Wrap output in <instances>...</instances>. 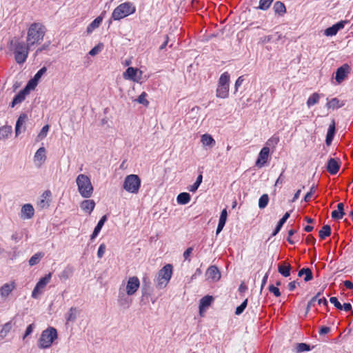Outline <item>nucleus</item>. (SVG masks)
Returning a JSON list of instances; mask_svg holds the SVG:
<instances>
[{
    "label": "nucleus",
    "instance_id": "f257e3e1",
    "mask_svg": "<svg viewBox=\"0 0 353 353\" xmlns=\"http://www.w3.org/2000/svg\"><path fill=\"white\" fill-rule=\"evenodd\" d=\"M46 32V27L43 23H32L27 30L26 43L32 48L41 44Z\"/></svg>",
    "mask_w": 353,
    "mask_h": 353
},
{
    "label": "nucleus",
    "instance_id": "f03ea898",
    "mask_svg": "<svg viewBox=\"0 0 353 353\" xmlns=\"http://www.w3.org/2000/svg\"><path fill=\"white\" fill-rule=\"evenodd\" d=\"M76 183L80 195L83 198H90L93 193L94 188L89 176L80 174L76 179Z\"/></svg>",
    "mask_w": 353,
    "mask_h": 353
},
{
    "label": "nucleus",
    "instance_id": "7ed1b4c3",
    "mask_svg": "<svg viewBox=\"0 0 353 353\" xmlns=\"http://www.w3.org/2000/svg\"><path fill=\"white\" fill-rule=\"evenodd\" d=\"M136 12V7L131 2H125L119 5L112 13V19L114 21L121 20Z\"/></svg>",
    "mask_w": 353,
    "mask_h": 353
},
{
    "label": "nucleus",
    "instance_id": "20e7f679",
    "mask_svg": "<svg viewBox=\"0 0 353 353\" xmlns=\"http://www.w3.org/2000/svg\"><path fill=\"white\" fill-rule=\"evenodd\" d=\"M172 275V265L167 264L163 266L158 272L154 280L156 287L158 289H163L167 286Z\"/></svg>",
    "mask_w": 353,
    "mask_h": 353
},
{
    "label": "nucleus",
    "instance_id": "39448f33",
    "mask_svg": "<svg viewBox=\"0 0 353 353\" xmlns=\"http://www.w3.org/2000/svg\"><path fill=\"white\" fill-rule=\"evenodd\" d=\"M57 338V330L52 327H50L41 332V336L38 341V346L41 349L48 348L52 345Z\"/></svg>",
    "mask_w": 353,
    "mask_h": 353
},
{
    "label": "nucleus",
    "instance_id": "423d86ee",
    "mask_svg": "<svg viewBox=\"0 0 353 353\" xmlns=\"http://www.w3.org/2000/svg\"><path fill=\"white\" fill-rule=\"evenodd\" d=\"M230 76L228 72H223L219 77L216 90V96L218 98L226 99L229 96Z\"/></svg>",
    "mask_w": 353,
    "mask_h": 353
},
{
    "label": "nucleus",
    "instance_id": "0eeeda50",
    "mask_svg": "<svg viewBox=\"0 0 353 353\" xmlns=\"http://www.w3.org/2000/svg\"><path fill=\"white\" fill-rule=\"evenodd\" d=\"M141 179L137 174H129L125 176L123 188L128 192L137 194L141 187Z\"/></svg>",
    "mask_w": 353,
    "mask_h": 353
},
{
    "label": "nucleus",
    "instance_id": "6e6552de",
    "mask_svg": "<svg viewBox=\"0 0 353 353\" xmlns=\"http://www.w3.org/2000/svg\"><path fill=\"white\" fill-rule=\"evenodd\" d=\"M31 48L32 47L29 46L27 43L26 44L23 42L16 43L14 54L17 63L21 64L26 61Z\"/></svg>",
    "mask_w": 353,
    "mask_h": 353
},
{
    "label": "nucleus",
    "instance_id": "1a4fd4ad",
    "mask_svg": "<svg viewBox=\"0 0 353 353\" xmlns=\"http://www.w3.org/2000/svg\"><path fill=\"white\" fill-rule=\"evenodd\" d=\"M122 291L128 296L134 295L140 287V281L138 277L131 276L128 279L126 284L122 283Z\"/></svg>",
    "mask_w": 353,
    "mask_h": 353
},
{
    "label": "nucleus",
    "instance_id": "9d476101",
    "mask_svg": "<svg viewBox=\"0 0 353 353\" xmlns=\"http://www.w3.org/2000/svg\"><path fill=\"white\" fill-rule=\"evenodd\" d=\"M52 273L50 272L40 279L32 292V298L37 299L39 296L42 294L46 286L50 283Z\"/></svg>",
    "mask_w": 353,
    "mask_h": 353
},
{
    "label": "nucleus",
    "instance_id": "9b49d317",
    "mask_svg": "<svg viewBox=\"0 0 353 353\" xmlns=\"http://www.w3.org/2000/svg\"><path fill=\"white\" fill-rule=\"evenodd\" d=\"M143 72L133 67H129L123 73V77L126 80H130L134 82L140 83L142 79Z\"/></svg>",
    "mask_w": 353,
    "mask_h": 353
},
{
    "label": "nucleus",
    "instance_id": "f8f14e48",
    "mask_svg": "<svg viewBox=\"0 0 353 353\" xmlns=\"http://www.w3.org/2000/svg\"><path fill=\"white\" fill-rule=\"evenodd\" d=\"M205 276L210 282H216L221 279V273L216 266L211 265L207 269Z\"/></svg>",
    "mask_w": 353,
    "mask_h": 353
},
{
    "label": "nucleus",
    "instance_id": "ddd939ff",
    "mask_svg": "<svg viewBox=\"0 0 353 353\" xmlns=\"http://www.w3.org/2000/svg\"><path fill=\"white\" fill-rule=\"evenodd\" d=\"M46 150L44 147L39 148L34 156V163L35 165L40 168L46 160Z\"/></svg>",
    "mask_w": 353,
    "mask_h": 353
},
{
    "label": "nucleus",
    "instance_id": "4468645a",
    "mask_svg": "<svg viewBox=\"0 0 353 353\" xmlns=\"http://www.w3.org/2000/svg\"><path fill=\"white\" fill-rule=\"evenodd\" d=\"M347 23V21H341L336 24L333 25L332 26L327 28L324 30V34L327 37H332L337 34V32L342 30L345 24Z\"/></svg>",
    "mask_w": 353,
    "mask_h": 353
},
{
    "label": "nucleus",
    "instance_id": "2eb2a0df",
    "mask_svg": "<svg viewBox=\"0 0 353 353\" xmlns=\"http://www.w3.org/2000/svg\"><path fill=\"white\" fill-rule=\"evenodd\" d=\"M34 215V209L32 205L26 203L22 205L21 209L20 217L22 219H30Z\"/></svg>",
    "mask_w": 353,
    "mask_h": 353
},
{
    "label": "nucleus",
    "instance_id": "dca6fc26",
    "mask_svg": "<svg viewBox=\"0 0 353 353\" xmlns=\"http://www.w3.org/2000/svg\"><path fill=\"white\" fill-rule=\"evenodd\" d=\"M270 149L268 147H263L260 151L257 160L256 161V166L262 168L264 166L269 157Z\"/></svg>",
    "mask_w": 353,
    "mask_h": 353
},
{
    "label": "nucleus",
    "instance_id": "f3484780",
    "mask_svg": "<svg viewBox=\"0 0 353 353\" xmlns=\"http://www.w3.org/2000/svg\"><path fill=\"white\" fill-rule=\"evenodd\" d=\"M16 284L14 281L4 283L0 288V295L2 298H7L9 294L15 289Z\"/></svg>",
    "mask_w": 353,
    "mask_h": 353
},
{
    "label": "nucleus",
    "instance_id": "a211bd4d",
    "mask_svg": "<svg viewBox=\"0 0 353 353\" xmlns=\"http://www.w3.org/2000/svg\"><path fill=\"white\" fill-rule=\"evenodd\" d=\"M28 119L26 114H23L18 118L15 126V135L17 137L26 130L25 123Z\"/></svg>",
    "mask_w": 353,
    "mask_h": 353
},
{
    "label": "nucleus",
    "instance_id": "6ab92c4d",
    "mask_svg": "<svg viewBox=\"0 0 353 353\" xmlns=\"http://www.w3.org/2000/svg\"><path fill=\"white\" fill-rule=\"evenodd\" d=\"M340 168V161L338 159L331 158L327 164V170L331 174H336Z\"/></svg>",
    "mask_w": 353,
    "mask_h": 353
},
{
    "label": "nucleus",
    "instance_id": "aec40b11",
    "mask_svg": "<svg viewBox=\"0 0 353 353\" xmlns=\"http://www.w3.org/2000/svg\"><path fill=\"white\" fill-rule=\"evenodd\" d=\"M348 72L349 66L347 64H345L341 67L339 68L336 72V81L338 83H341L342 81L345 79Z\"/></svg>",
    "mask_w": 353,
    "mask_h": 353
},
{
    "label": "nucleus",
    "instance_id": "412c9836",
    "mask_svg": "<svg viewBox=\"0 0 353 353\" xmlns=\"http://www.w3.org/2000/svg\"><path fill=\"white\" fill-rule=\"evenodd\" d=\"M122 286L119 288V293L118 296V303L120 305L123 306L125 307H128L130 305V301L129 300L128 295L126 293L125 294L123 291H122Z\"/></svg>",
    "mask_w": 353,
    "mask_h": 353
},
{
    "label": "nucleus",
    "instance_id": "4be33fe9",
    "mask_svg": "<svg viewBox=\"0 0 353 353\" xmlns=\"http://www.w3.org/2000/svg\"><path fill=\"white\" fill-rule=\"evenodd\" d=\"M80 207L85 213L90 214L94 209L95 202L93 200H84L81 203Z\"/></svg>",
    "mask_w": 353,
    "mask_h": 353
},
{
    "label": "nucleus",
    "instance_id": "5701e85b",
    "mask_svg": "<svg viewBox=\"0 0 353 353\" xmlns=\"http://www.w3.org/2000/svg\"><path fill=\"white\" fill-rule=\"evenodd\" d=\"M51 196V192L49 190L45 191L41 196V199L38 201L37 205L39 208L43 209L48 208L49 201L48 200Z\"/></svg>",
    "mask_w": 353,
    "mask_h": 353
},
{
    "label": "nucleus",
    "instance_id": "b1692460",
    "mask_svg": "<svg viewBox=\"0 0 353 353\" xmlns=\"http://www.w3.org/2000/svg\"><path fill=\"white\" fill-rule=\"evenodd\" d=\"M107 221V216L104 215L103 216L99 221L98 222L97 226L94 228V230L92 232V234L90 236V240L93 241L99 234L100 232L101 228H103L104 223Z\"/></svg>",
    "mask_w": 353,
    "mask_h": 353
},
{
    "label": "nucleus",
    "instance_id": "393cba45",
    "mask_svg": "<svg viewBox=\"0 0 353 353\" xmlns=\"http://www.w3.org/2000/svg\"><path fill=\"white\" fill-rule=\"evenodd\" d=\"M227 216H228L227 210L223 209L220 215L219 224H218V226L216 228V234H219L222 231V230L226 223Z\"/></svg>",
    "mask_w": 353,
    "mask_h": 353
},
{
    "label": "nucleus",
    "instance_id": "a878e982",
    "mask_svg": "<svg viewBox=\"0 0 353 353\" xmlns=\"http://www.w3.org/2000/svg\"><path fill=\"white\" fill-rule=\"evenodd\" d=\"M344 213V205L343 203H339L337 205L336 210L332 212L331 216L334 219H341L343 217Z\"/></svg>",
    "mask_w": 353,
    "mask_h": 353
},
{
    "label": "nucleus",
    "instance_id": "bb28decb",
    "mask_svg": "<svg viewBox=\"0 0 353 353\" xmlns=\"http://www.w3.org/2000/svg\"><path fill=\"white\" fill-rule=\"evenodd\" d=\"M29 93L26 91V90H22L20 91L13 99V101L11 103V106L14 107L16 105L21 103L23 101H24L26 96Z\"/></svg>",
    "mask_w": 353,
    "mask_h": 353
},
{
    "label": "nucleus",
    "instance_id": "cd10ccee",
    "mask_svg": "<svg viewBox=\"0 0 353 353\" xmlns=\"http://www.w3.org/2000/svg\"><path fill=\"white\" fill-rule=\"evenodd\" d=\"M334 133H335V122L333 120L332 123L330 125L327 132L326 139H325V142H326L327 145H329L331 143V142L332 141Z\"/></svg>",
    "mask_w": 353,
    "mask_h": 353
},
{
    "label": "nucleus",
    "instance_id": "c85d7f7f",
    "mask_svg": "<svg viewBox=\"0 0 353 353\" xmlns=\"http://www.w3.org/2000/svg\"><path fill=\"white\" fill-rule=\"evenodd\" d=\"M344 103L343 101H340L337 98H332L330 101H327L326 106L328 109H338L344 105Z\"/></svg>",
    "mask_w": 353,
    "mask_h": 353
},
{
    "label": "nucleus",
    "instance_id": "c756f323",
    "mask_svg": "<svg viewBox=\"0 0 353 353\" xmlns=\"http://www.w3.org/2000/svg\"><path fill=\"white\" fill-rule=\"evenodd\" d=\"M201 142L203 145L209 147H213L216 143L213 137L208 134H204L201 136Z\"/></svg>",
    "mask_w": 353,
    "mask_h": 353
},
{
    "label": "nucleus",
    "instance_id": "7c9ffc66",
    "mask_svg": "<svg viewBox=\"0 0 353 353\" xmlns=\"http://www.w3.org/2000/svg\"><path fill=\"white\" fill-rule=\"evenodd\" d=\"M79 314V310L76 307H71L65 315L67 322H74Z\"/></svg>",
    "mask_w": 353,
    "mask_h": 353
},
{
    "label": "nucleus",
    "instance_id": "2f4dec72",
    "mask_svg": "<svg viewBox=\"0 0 353 353\" xmlns=\"http://www.w3.org/2000/svg\"><path fill=\"white\" fill-rule=\"evenodd\" d=\"M290 265H286L285 262L279 264L278 266L279 272L285 277H288L290 275Z\"/></svg>",
    "mask_w": 353,
    "mask_h": 353
},
{
    "label": "nucleus",
    "instance_id": "473e14b6",
    "mask_svg": "<svg viewBox=\"0 0 353 353\" xmlns=\"http://www.w3.org/2000/svg\"><path fill=\"white\" fill-rule=\"evenodd\" d=\"M103 17L100 15L97 17L87 28L88 33L92 32L94 29L97 28L101 23Z\"/></svg>",
    "mask_w": 353,
    "mask_h": 353
},
{
    "label": "nucleus",
    "instance_id": "72a5a7b5",
    "mask_svg": "<svg viewBox=\"0 0 353 353\" xmlns=\"http://www.w3.org/2000/svg\"><path fill=\"white\" fill-rule=\"evenodd\" d=\"M190 195L187 192L180 193L176 197V201L180 205H185L190 201Z\"/></svg>",
    "mask_w": 353,
    "mask_h": 353
},
{
    "label": "nucleus",
    "instance_id": "f704fd0d",
    "mask_svg": "<svg viewBox=\"0 0 353 353\" xmlns=\"http://www.w3.org/2000/svg\"><path fill=\"white\" fill-rule=\"evenodd\" d=\"M12 328V323L11 321L5 323L1 330H0V339H3Z\"/></svg>",
    "mask_w": 353,
    "mask_h": 353
},
{
    "label": "nucleus",
    "instance_id": "c9c22d12",
    "mask_svg": "<svg viewBox=\"0 0 353 353\" xmlns=\"http://www.w3.org/2000/svg\"><path fill=\"white\" fill-rule=\"evenodd\" d=\"M12 129L11 126L5 125L0 128V140L8 139L11 134Z\"/></svg>",
    "mask_w": 353,
    "mask_h": 353
},
{
    "label": "nucleus",
    "instance_id": "e433bc0d",
    "mask_svg": "<svg viewBox=\"0 0 353 353\" xmlns=\"http://www.w3.org/2000/svg\"><path fill=\"white\" fill-rule=\"evenodd\" d=\"M303 274H305V276L304 278V281L305 282H307L312 279V278H313L312 272L310 268H302L299 272L298 274L299 276H301L302 275H303Z\"/></svg>",
    "mask_w": 353,
    "mask_h": 353
},
{
    "label": "nucleus",
    "instance_id": "4c0bfd02",
    "mask_svg": "<svg viewBox=\"0 0 353 353\" xmlns=\"http://www.w3.org/2000/svg\"><path fill=\"white\" fill-rule=\"evenodd\" d=\"M273 9L276 13L283 14L286 12L284 3L281 1H276L273 6Z\"/></svg>",
    "mask_w": 353,
    "mask_h": 353
},
{
    "label": "nucleus",
    "instance_id": "58836bf2",
    "mask_svg": "<svg viewBox=\"0 0 353 353\" xmlns=\"http://www.w3.org/2000/svg\"><path fill=\"white\" fill-rule=\"evenodd\" d=\"M212 301V297L210 296H205L201 299L199 305L200 311H201L203 308L208 307Z\"/></svg>",
    "mask_w": 353,
    "mask_h": 353
},
{
    "label": "nucleus",
    "instance_id": "ea45409f",
    "mask_svg": "<svg viewBox=\"0 0 353 353\" xmlns=\"http://www.w3.org/2000/svg\"><path fill=\"white\" fill-rule=\"evenodd\" d=\"M279 142V137L278 136L274 135L266 141L265 147H268L269 148H274Z\"/></svg>",
    "mask_w": 353,
    "mask_h": 353
},
{
    "label": "nucleus",
    "instance_id": "a19ab883",
    "mask_svg": "<svg viewBox=\"0 0 353 353\" xmlns=\"http://www.w3.org/2000/svg\"><path fill=\"white\" fill-rule=\"evenodd\" d=\"M331 234V228L328 225H324L319 231V237L321 239H325L326 237Z\"/></svg>",
    "mask_w": 353,
    "mask_h": 353
},
{
    "label": "nucleus",
    "instance_id": "79ce46f5",
    "mask_svg": "<svg viewBox=\"0 0 353 353\" xmlns=\"http://www.w3.org/2000/svg\"><path fill=\"white\" fill-rule=\"evenodd\" d=\"M43 253L42 252H37L34 254L29 260V264L30 266H33L36 264H37L41 258L43 256Z\"/></svg>",
    "mask_w": 353,
    "mask_h": 353
},
{
    "label": "nucleus",
    "instance_id": "37998d69",
    "mask_svg": "<svg viewBox=\"0 0 353 353\" xmlns=\"http://www.w3.org/2000/svg\"><path fill=\"white\" fill-rule=\"evenodd\" d=\"M320 99V95L318 93H313L307 101V105L310 107L314 104H316Z\"/></svg>",
    "mask_w": 353,
    "mask_h": 353
},
{
    "label": "nucleus",
    "instance_id": "c03bdc74",
    "mask_svg": "<svg viewBox=\"0 0 353 353\" xmlns=\"http://www.w3.org/2000/svg\"><path fill=\"white\" fill-rule=\"evenodd\" d=\"M269 202V196L267 194H263L259 200V207L261 209L265 208Z\"/></svg>",
    "mask_w": 353,
    "mask_h": 353
},
{
    "label": "nucleus",
    "instance_id": "a18cd8bd",
    "mask_svg": "<svg viewBox=\"0 0 353 353\" xmlns=\"http://www.w3.org/2000/svg\"><path fill=\"white\" fill-rule=\"evenodd\" d=\"M202 179H203L202 175L199 174L198 176L195 183L188 188V190L192 192H196V190L198 189V188L199 187V185H201V183H202Z\"/></svg>",
    "mask_w": 353,
    "mask_h": 353
},
{
    "label": "nucleus",
    "instance_id": "49530a36",
    "mask_svg": "<svg viewBox=\"0 0 353 353\" xmlns=\"http://www.w3.org/2000/svg\"><path fill=\"white\" fill-rule=\"evenodd\" d=\"M147 96L148 94H146V92H143L135 101L140 104H143L145 106H148L149 104V101L146 99Z\"/></svg>",
    "mask_w": 353,
    "mask_h": 353
},
{
    "label": "nucleus",
    "instance_id": "de8ad7c7",
    "mask_svg": "<svg viewBox=\"0 0 353 353\" xmlns=\"http://www.w3.org/2000/svg\"><path fill=\"white\" fill-rule=\"evenodd\" d=\"M274 0H260L258 8L262 10H266Z\"/></svg>",
    "mask_w": 353,
    "mask_h": 353
},
{
    "label": "nucleus",
    "instance_id": "09e8293b",
    "mask_svg": "<svg viewBox=\"0 0 353 353\" xmlns=\"http://www.w3.org/2000/svg\"><path fill=\"white\" fill-rule=\"evenodd\" d=\"M103 44L99 43L96 46H94L92 49H91L89 52V54L91 56H95L98 54L103 49Z\"/></svg>",
    "mask_w": 353,
    "mask_h": 353
},
{
    "label": "nucleus",
    "instance_id": "8fccbe9b",
    "mask_svg": "<svg viewBox=\"0 0 353 353\" xmlns=\"http://www.w3.org/2000/svg\"><path fill=\"white\" fill-rule=\"evenodd\" d=\"M248 299H245L239 306H238L235 311V314L240 315L243 313L245 307H247Z\"/></svg>",
    "mask_w": 353,
    "mask_h": 353
},
{
    "label": "nucleus",
    "instance_id": "3c124183",
    "mask_svg": "<svg viewBox=\"0 0 353 353\" xmlns=\"http://www.w3.org/2000/svg\"><path fill=\"white\" fill-rule=\"evenodd\" d=\"M49 130V125H44L41 132H39V135H38V137L40 139H43L44 137H46L47 134H48V132Z\"/></svg>",
    "mask_w": 353,
    "mask_h": 353
},
{
    "label": "nucleus",
    "instance_id": "603ef678",
    "mask_svg": "<svg viewBox=\"0 0 353 353\" xmlns=\"http://www.w3.org/2000/svg\"><path fill=\"white\" fill-rule=\"evenodd\" d=\"M105 249H106V246L104 243H101L99 245L98 251H97L98 258L101 259L103 256L105 252Z\"/></svg>",
    "mask_w": 353,
    "mask_h": 353
},
{
    "label": "nucleus",
    "instance_id": "864d4df0",
    "mask_svg": "<svg viewBox=\"0 0 353 353\" xmlns=\"http://www.w3.org/2000/svg\"><path fill=\"white\" fill-rule=\"evenodd\" d=\"M309 350H310V346L306 343H301L297 345V351L299 352Z\"/></svg>",
    "mask_w": 353,
    "mask_h": 353
},
{
    "label": "nucleus",
    "instance_id": "5fc2aeb1",
    "mask_svg": "<svg viewBox=\"0 0 353 353\" xmlns=\"http://www.w3.org/2000/svg\"><path fill=\"white\" fill-rule=\"evenodd\" d=\"M36 85H37V80H35L34 79H32L28 82V83L27 84V85L26 86L24 90H26V91L29 93L30 90H33L34 88V87L36 86Z\"/></svg>",
    "mask_w": 353,
    "mask_h": 353
},
{
    "label": "nucleus",
    "instance_id": "6e6d98bb",
    "mask_svg": "<svg viewBox=\"0 0 353 353\" xmlns=\"http://www.w3.org/2000/svg\"><path fill=\"white\" fill-rule=\"evenodd\" d=\"M50 42H48V43H44L43 46H41L40 48H39L35 53H34V57L37 56L40 52H41L43 50H47L50 46Z\"/></svg>",
    "mask_w": 353,
    "mask_h": 353
},
{
    "label": "nucleus",
    "instance_id": "4d7b16f0",
    "mask_svg": "<svg viewBox=\"0 0 353 353\" xmlns=\"http://www.w3.org/2000/svg\"><path fill=\"white\" fill-rule=\"evenodd\" d=\"M269 291L274 294V295L276 297H279L281 296V292L279 291V289L277 287H275L272 285L269 286Z\"/></svg>",
    "mask_w": 353,
    "mask_h": 353
},
{
    "label": "nucleus",
    "instance_id": "13d9d810",
    "mask_svg": "<svg viewBox=\"0 0 353 353\" xmlns=\"http://www.w3.org/2000/svg\"><path fill=\"white\" fill-rule=\"evenodd\" d=\"M244 81V79L242 76L239 77L234 84V93L236 92L239 90V88L242 85Z\"/></svg>",
    "mask_w": 353,
    "mask_h": 353
},
{
    "label": "nucleus",
    "instance_id": "bf43d9fd",
    "mask_svg": "<svg viewBox=\"0 0 353 353\" xmlns=\"http://www.w3.org/2000/svg\"><path fill=\"white\" fill-rule=\"evenodd\" d=\"M330 301L331 302V303L334 304L337 309L342 310V305L338 301L336 297H331L330 299Z\"/></svg>",
    "mask_w": 353,
    "mask_h": 353
},
{
    "label": "nucleus",
    "instance_id": "052dcab7",
    "mask_svg": "<svg viewBox=\"0 0 353 353\" xmlns=\"http://www.w3.org/2000/svg\"><path fill=\"white\" fill-rule=\"evenodd\" d=\"M314 193V186H312V187L311 188V189H310V192H308L305 194V197H304V201H305V202H308V201H310L311 200V199H312V196H313Z\"/></svg>",
    "mask_w": 353,
    "mask_h": 353
},
{
    "label": "nucleus",
    "instance_id": "680f3d73",
    "mask_svg": "<svg viewBox=\"0 0 353 353\" xmlns=\"http://www.w3.org/2000/svg\"><path fill=\"white\" fill-rule=\"evenodd\" d=\"M34 328V324L29 325L26 328V332H25V334H24L23 339H25L28 336H29L33 332Z\"/></svg>",
    "mask_w": 353,
    "mask_h": 353
},
{
    "label": "nucleus",
    "instance_id": "e2e57ef3",
    "mask_svg": "<svg viewBox=\"0 0 353 353\" xmlns=\"http://www.w3.org/2000/svg\"><path fill=\"white\" fill-rule=\"evenodd\" d=\"M193 250V248L192 247L188 248L184 252H183V258L185 260L190 261L189 257L190 254H192Z\"/></svg>",
    "mask_w": 353,
    "mask_h": 353
},
{
    "label": "nucleus",
    "instance_id": "0e129e2a",
    "mask_svg": "<svg viewBox=\"0 0 353 353\" xmlns=\"http://www.w3.org/2000/svg\"><path fill=\"white\" fill-rule=\"evenodd\" d=\"M321 295V292H318L315 296H314L307 303V308L312 307L314 305V303L316 301L319 297Z\"/></svg>",
    "mask_w": 353,
    "mask_h": 353
},
{
    "label": "nucleus",
    "instance_id": "69168bd1",
    "mask_svg": "<svg viewBox=\"0 0 353 353\" xmlns=\"http://www.w3.org/2000/svg\"><path fill=\"white\" fill-rule=\"evenodd\" d=\"M46 68H41V70H39L37 72V74L34 75V79L35 80H37V81L38 79H39L41 78V77L42 76V74L46 72Z\"/></svg>",
    "mask_w": 353,
    "mask_h": 353
},
{
    "label": "nucleus",
    "instance_id": "338daca9",
    "mask_svg": "<svg viewBox=\"0 0 353 353\" xmlns=\"http://www.w3.org/2000/svg\"><path fill=\"white\" fill-rule=\"evenodd\" d=\"M201 273H202L201 270L199 268L196 269L195 272L192 275V276L190 278V281L195 279L198 276H200L201 274Z\"/></svg>",
    "mask_w": 353,
    "mask_h": 353
},
{
    "label": "nucleus",
    "instance_id": "774afa93",
    "mask_svg": "<svg viewBox=\"0 0 353 353\" xmlns=\"http://www.w3.org/2000/svg\"><path fill=\"white\" fill-rule=\"evenodd\" d=\"M344 285L347 289H350V290L353 289V283L350 281H345Z\"/></svg>",
    "mask_w": 353,
    "mask_h": 353
}]
</instances>
